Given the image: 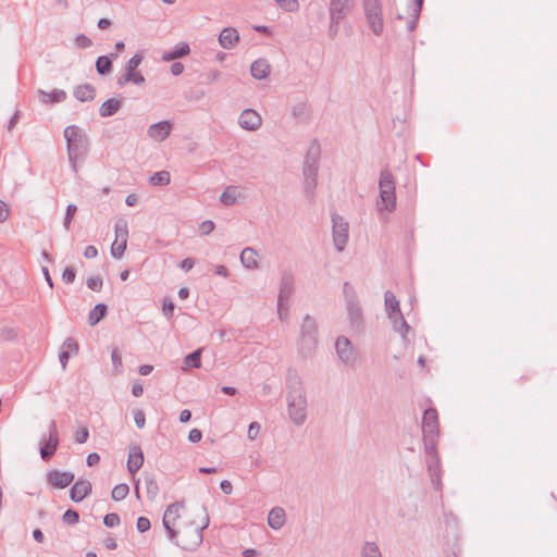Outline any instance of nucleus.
Returning <instances> with one entry per match:
<instances>
[{"label": "nucleus", "mask_w": 557, "mask_h": 557, "mask_svg": "<svg viewBox=\"0 0 557 557\" xmlns=\"http://www.w3.org/2000/svg\"><path fill=\"white\" fill-rule=\"evenodd\" d=\"M202 437V433L200 430L198 429H193L189 434H188V440L191 442V443H198Z\"/></svg>", "instance_id": "63"}, {"label": "nucleus", "mask_w": 557, "mask_h": 557, "mask_svg": "<svg viewBox=\"0 0 557 557\" xmlns=\"http://www.w3.org/2000/svg\"><path fill=\"white\" fill-rule=\"evenodd\" d=\"M111 359H112V363H113V367L115 368L116 372L117 373H121V368H122V358L120 356V354L117 352L116 349H114L111 354Z\"/></svg>", "instance_id": "58"}, {"label": "nucleus", "mask_w": 557, "mask_h": 557, "mask_svg": "<svg viewBox=\"0 0 557 557\" xmlns=\"http://www.w3.org/2000/svg\"><path fill=\"white\" fill-rule=\"evenodd\" d=\"M76 212H77V207L75 205L71 203L67 206L65 216H64V222H63L64 228L66 231L70 230L71 221L74 218V215L76 214Z\"/></svg>", "instance_id": "48"}, {"label": "nucleus", "mask_w": 557, "mask_h": 557, "mask_svg": "<svg viewBox=\"0 0 557 557\" xmlns=\"http://www.w3.org/2000/svg\"><path fill=\"white\" fill-rule=\"evenodd\" d=\"M292 115L298 122H304L309 116V109L306 102H298L292 108Z\"/></svg>", "instance_id": "36"}, {"label": "nucleus", "mask_w": 557, "mask_h": 557, "mask_svg": "<svg viewBox=\"0 0 557 557\" xmlns=\"http://www.w3.org/2000/svg\"><path fill=\"white\" fill-rule=\"evenodd\" d=\"M75 441L78 444H84L89 437V431L86 426L79 428L74 434Z\"/></svg>", "instance_id": "51"}, {"label": "nucleus", "mask_w": 557, "mask_h": 557, "mask_svg": "<svg viewBox=\"0 0 557 557\" xmlns=\"http://www.w3.org/2000/svg\"><path fill=\"white\" fill-rule=\"evenodd\" d=\"M317 321L310 314L305 315L300 325L298 350L302 357L311 356L317 347Z\"/></svg>", "instance_id": "4"}, {"label": "nucleus", "mask_w": 557, "mask_h": 557, "mask_svg": "<svg viewBox=\"0 0 557 557\" xmlns=\"http://www.w3.org/2000/svg\"><path fill=\"white\" fill-rule=\"evenodd\" d=\"M62 519L64 523L73 525L78 522L79 516L75 510L69 509L63 513Z\"/></svg>", "instance_id": "49"}, {"label": "nucleus", "mask_w": 557, "mask_h": 557, "mask_svg": "<svg viewBox=\"0 0 557 557\" xmlns=\"http://www.w3.org/2000/svg\"><path fill=\"white\" fill-rule=\"evenodd\" d=\"M143 54L137 53L127 61L125 64V73L121 75L116 81L119 86H124L128 83H133L135 85H143L145 83L144 75L136 71V69L143 62Z\"/></svg>", "instance_id": "8"}, {"label": "nucleus", "mask_w": 557, "mask_h": 557, "mask_svg": "<svg viewBox=\"0 0 557 557\" xmlns=\"http://www.w3.org/2000/svg\"><path fill=\"white\" fill-rule=\"evenodd\" d=\"M426 467L430 473L431 482L435 488H440L442 485L441 482V462L438 454H433L431 457H426Z\"/></svg>", "instance_id": "18"}, {"label": "nucleus", "mask_w": 557, "mask_h": 557, "mask_svg": "<svg viewBox=\"0 0 557 557\" xmlns=\"http://www.w3.org/2000/svg\"><path fill=\"white\" fill-rule=\"evenodd\" d=\"M364 15L383 12L381 0H362Z\"/></svg>", "instance_id": "39"}, {"label": "nucleus", "mask_w": 557, "mask_h": 557, "mask_svg": "<svg viewBox=\"0 0 557 557\" xmlns=\"http://www.w3.org/2000/svg\"><path fill=\"white\" fill-rule=\"evenodd\" d=\"M38 98L45 104L62 102L66 98V92L62 89H54L50 92H47L45 90H39Z\"/></svg>", "instance_id": "28"}, {"label": "nucleus", "mask_w": 557, "mask_h": 557, "mask_svg": "<svg viewBox=\"0 0 557 557\" xmlns=\"http://www.w3.org/2000/svg\"><path fill=\"white\" fill-rule=\"evenodd\" d=\"M423 0H414L411 9V20L408 22V30L412 32L416 28L417 21L420 15L421 7H422Z\"/></svg>", "instance_id": "41"}, {"label": "nucleus", "mask_w": 557, "mask_h": 557, "mask_svg": "<svg viewBox=\"0 0 557 557\" xmlns=\"http://www.w3.org/2000/svg\"><path fill=\"white\" fill-rule=\"evenodd\" d=\"M87 286L91 290L99 292L102 287V280L100 278V276H91L87 280Z\"/></svg>", "instance_id": "52"}, {"label": "nucleus", "mask_w": 557, "mask_h": 557, "mask_svg": "<svg viewBox=\"0 0 557 557\" xmlns=\"http://www.w3.org/2000/svg\"><path fill=\"white\" fill-rule=\"evenodd\" d=\"M116 58H117L116 53H111L109 57L108 55L99 57L96 61V70H97L98 74H100V75L109 74L112 70V59H116Z\"/></svg>", "instance_id": "33"}, {"label": "nucleus", "mask_w": 557, "mask_h": 557, "mask_svg": "<svg viewBox=\"0 0 557 557\" xmlns=\"http://www.w3.org/2000/svg\"><path fill=\"white\" fill-rule=\"evenodd\" d=\"M151 524H150V520L146 517H139L137 519V524H136V528L138 530V532L140 533H144L146 531H148L150 529Z\"/></svg>", "instance_id": "53"}, {"label": "nucleus", "mask_w": 557, "mask_h": 557, "mask_svg": "<svg viewBox=\"0 0 557 557\" xmlns=\"http://www.w3.org/2000/svg\"><path fill=\"white\" fill-rule=\"evenodd\" d=\"M250 73L258 81L265 79L271 73V65L267 59L260 58L252 62Z\"/></svg>", "instance_id": "23"}, {"label": "nucleus", "mask_w": 557, "mask_h": 557, "mask_svg": "<svg viewBox=\"0 0 557 557\" xmlns=\"http://www.w3.org/2000/svg\"><path fill=\"white\" fill-rule=\"evenodd\" d=\"M115 239L127 242L128 227L127 222L124 219H120L115 223Z\"/></svg>", "instance_id": "42"}, {"label": "nucleus", "mask_w": 557, "mask_h": 557, "mask_svg": "<svg viewBox=\"0 0 557 557\" xmlns=\"http://www.w3.org/2000/svg\"><path fill=\"white\" fill-rule=\"evenodd\" d=\"M335 349L337 357L343 363L347 366H352L355 363L357 359V351L347 337H337L335 342Z\"/></svg>", "instance_id": "11"}, {"label": "nucleus", "mask_w": 557, "mask_h": 557, "mask_svg": "<svg viewBox=\"0 0 557 557\" xmlns=\"http://www.w3.org/2000/svg\"><path fill=\"white\" fill-rule=\"evenodd\" d=\"M238 124L243 129L253 132L261 127L262 117L257 111L252 109H245L239 114Z\"/></svg>", "instance_id": "14"}, {"label": "nucleus", "mask_w": 557, "mask_h": 557, "mask_svg": "<svg viewBox=\"0 0 557 557\" xmlns=\"http://www.w3.org/2000/svg\"><path fill=\"white\" fill-rule=\"evenodd\" d=\"M75 276H76V274H75L74 269H73V268H70V267H69V268H65V269H64V271H63V273H62V280H63L65 283H67V284L73 283V282H74V280H75Z\"/></svg>", "instance_id": "57"}, {"label": "nucleus", "mask_w": 557, "mask_h": 557, "mask_svg": "<svg viewBox=\"0 0 557 557\" xmlns=\"http://www.w3.org/2000/svg\"><path fill=\"white\" fill-rule=\"evenodd\" d=\"M75 44L77 45V47L79 48H88L91 46V40L89 37H87L86 35L84 34H79L76 36L75 38Z\"/></svg>", "instance_id": "54"}, {"label": "nucleus", "mask_w": 557, "mask_h": 557, "mask_svg": "<svg viewBox=\"0 0 557 557\" xmlns=\"http://www.w3.org/2000/svg\"><path fill=\"white\" fill-rule=\"evenodd\" d=\"M103 523L108 528L117 527L120 524V517L117 513H113V512L108 513L103 518Z\"/></svg>", "instance_id": "50"}, {"label": "nucleus", "mask_w": 557, "mask_h": 557, "mask_svg": "<svg viewBox=\"0 0 557 557\" xmlns=\"http://www.w3.org/2000/svg\"><path fill=\"white\" fill-rule=\"evenodd\" d=\"M422 433L423 436L437 437L438 436V416L434 408H428L423 412L422 418Z\"/></svg>", "instance_id": "12"}, {"label": "nucleus", "mask_w": 557, "mask_h": 557, "mask_svg": "<svg viewBox=\"0 0 557 557\" xmlns=\"http://www.w3.org/2000/svg\"><path fill=\"white\" fill-rule=\"evenodd\" d=\"M384 302L387 318L392 322L394 331L399 333L401 337L406 339L410 326L406 322L400 310L399 300L391 290H386L384 294Z\"/></svg>", "instance_id": "5"}, {"label": "nucleus", "mask_w": 557, "mask_h": 557, "mask_svg": "<svg viewBox=\"0 0 557 557\" xmlns=\"http://www.w3.org/2000/svg\"><path fill=\"white\" fill-rule=\"evenodd\" d=\"M260 433V424L256 421L251 422L248 428V437L250 440H256Z\"/></svg>", "instance_id": "55"}, {"label": "nucleus", "mask_w": 557, "mask_h": 557, "mask_svg": "<svg viewBox=\"0 0 557 557\" xmlns=\"http://www.w3.org/2000/svg\"><path fill=\"white\" fill-rule=\"evenodd\" d=\"M171 176L168 171L156 172L149 180L153 186H165L170 183Z\"/></svg>", "instance_id": "38"}, {"label": "nucleus", "mask_w": 557, "mask_h": 557, "mask_svg": "<svg viewBox=\"0 0 557 557\" xmlns=\"http://www.w3.org/2000/svg\"><path fill=\"white\" fill-rule=\"evenodd\" d=\"M47 481L54 487L64 488L74 481V474L67 471L52 470L47 474Z\"/></svg>", "instance_id": "17"}, {"label": "nucleus", "mask_w": 557, "mask_h": 557, "mask_svg": "<svg viewBox=\"0 0 557 557\" xmlns=\"http://www.w3.org/2000/svg\"><path fill=\"white\" fill-rule=\"evenodd\" d=\"M189 52H190L189 45L187 42H180L174 47L173 50L165 51L162 54L161 60L164 62H170V61H173V60H176L180 58H184V57L188 55Z\"/></svg>", "instance_id": "25"}, {"label": "nucleus", "mask_w": 557, "mask_h": 557, "mask_svg": "<svg viewBox=\"0 0 557 557\" xmlns=\"http://www.w3.org/2000/svg\"><path fill=\"white\" fill-rule=\"evenodd\" d=\"M380 199L376 202L377 211L393 212L396 208L395 182L392 172L383 169L379 181Z\"/></svg>", "instance_id": "3"}, {"label": "nucleus", "mask_w": 557, "mask_h": 557, "mask_svg": "<svg viewBox=\"0 0 557 557\" xmlns=\"http://www.w3.org/2000/svg\"><path fill=\"white\" fill-rule=\"evenodd\" d=\"M286 521V515L283 508L274 507L268 515V524L273 530H280Z\"/></svg>", "instance_id": "26"}, {"label": "nucleus", "mask_w": 557, "mask_h": 557, "mask_svg": "<svg viewBox=\"0 0 557 557\" xmlns=\"http://www.w3.org/2000/svg\"><path fill=\"white\" fill-rule=\"evenodd\" d=\"M423 441H424L426 457H431V456H433V454H437V450H436L437 437L423 436Z\"/></svg>", "instance_id": "46"}, {"label": "nucleus", "mask_w": 557, "mask_h": 557, "mask_svg": "<svg viewBox=\"0 0 557 557\" xmlns=\"http://www.w3.org/2000/svg\"><path fill=\"white\" fill-rule=\"evenodd\" d=\"M243 195L238 190L237 186H227L220 195V202L224 206H233L237 202Z\"/></svg>", "instance_id": "29"}, {"label": "nucleus", "mask_w": 557, "mask_h": 557, "mask_svg": "<svg viewBox=\"0 0 557 557\" xmlns=\"http://www.w3.org/2000/svg\"><path fill=\"white\" fill-rule=\"evenodd\" d=\"M147 496L149 499H154L159 494V485L152 475H146L144 479Z\"/></svg>", "instance_id": "37"}, {"label": "nucleus", "mask_w": 557, "mask_h": 557, "mask_svg": "<svg viewBox=\"0 0 557 557\" xmlns=\"http://www.w3.org/2000/svg\"><path fill=\"white\" fill-rule=\"evenodd\" d=\"M288 414L296 425H301L307 417V400L300 393L287 397Z\"/></svg>", "instance_id": "9"}, {"label": "nucleus", "mask_w": 557, "mask_h": 557, "mask_svg": "<svg viewBox=\"0 0 557 557\" xmlns=\"http://www.w3.org/2000/svg\"><path fill=\"white\" fill-rule=\"evenodd\" d=\"M77 352H78L77 342L72 337L66 338L62 344L61 351L59 355V360H60V363H61V367L63 370H65L71 355H76Z\"/></svg>", "instance_id": "21"}, {"label": "nucleus", "mask_w": 557, "mask_h": 557, "mask_svg": "<svg viewBox=\"0 0 557 557\" xmlns=\"http://www.w3.org/2000/svg\"><path fill=\"white\" fill-rule=\"evenodd\" d=\"M239 41V33L236 28L225 27L219 35V44L224 49L234 48Z\"/></svg>", "instance_id": "22"}, {"label": "nucleus", "mask_w": 557, "mask_h": 557, "mask_svg": "<svg viewBox=\"0 0 557 557\" xmlns=\"http://www.w3.org/2000/svg\"><path fill=\"white\" fill-rule=\"evenodd\" d=\"M347 312L351 327L360 331L363 322L362 309L354 296L347 298Z\"/></svg>", "instance_id": "15"}, {"label": "nucleus", "mask_w": 557, "mask_h": 557, "mask_svg": "<svg viewBox=\"0 0 557 557\" xmlns=\"http://www.w3.org/2000/svg\"><path fill=\"white\" fill-rule=\"evenodd\" d=\"M319 165L302 164L304 191L306 196L312 197L318 184Z\"/></svg>", "instance_id": "13"}, {"label": "nucleus", "mask_w": 557, "mask_h": 557, "mask_svg": "<svg viewBox=\"0 0 557 557\" xmlns=\"http://www.w3.org/2000/svg\"><path fill=\"white\" fill-rule=\"evenodd\" d=\"M364 16L371 32L376 36H381L384 30L383 12L372 13Z\"/></svg>", "instance_id": "27"}, {"label": "nucleus", "mask_w": 557, "mask_h": 557, "mask_svg": "<svg viewBox=\"0 0 557 557\" xmlns=\"http://www.w3.org/2000/svg\"><path fill=\"white\" fill-rule=\"evenodd\" d=\"M172 131V123L170 121H160L158 123L151 124L148 127L147 134L148 137L157 143H162L165 140Z\"/></svg>", "instance_id": "16"}, {"label": "nucleus", "mask_w": 557, "mask_h": 557, "mask_svg": "<svg viewBox=\"0 0 557 557\" xmlns=\"http://www.w3.org/2000/svg\"><path fill=\"white\" fill-rule=\"evenodd\" d=\"M121 107H122L121 99H116V98L108 99L99 108V114L102 117L112 116L121 109Z\"/></svg>", "instance_id": "31"}, {"label": "nucleus", "mask_w": 557, "mask_h": 557, "mask_svg": "<svg viewBox=\"0 0 557 557\" xmlns=\"http://www.w3.org/2000/svg\"><path fill=\"white\" fill-rule=\"evenodd\" d=\"M126 246H127V242L115 239L111 246V255L115 259H121L124 255Z\"/></svg>", "instance_id": "45"}, {"label": "nucleus", "mask_w": 557, "mask_h": 557, "mask_svg": "<svg viewBox=\"0 0 557 557\" xmlns=\"http://www.w3.org/2000/svg\"><path fill=\"white\" fill-rule=\"evenodd\" d=\"M331 219L333 244L335 249L341 252L345 249L348 242L349 224L342 215L337 213H333Z\"/></svg>", "instance_id": "7"}, {"label": "nucleus", "mask_w": 557, "mask_h": 557, "mask_svg": "<svg viewBox=\"0 0 557 557\" xmlns=\"http://www.w3.org/2000/svg\"><path fill=\"white\" fill-rule=\"evenodd\" d=\"M361 557H382V554L374 542H366L361 547Z\"/></svg>", "instance_id": "40"}, {"label": "nucleus", "mask_w": 557, "mask_h": 557, "mask_svg": "<svg viewBox=\"0 0 557 557\" xmlns=\"http://www.w3.org/2000/svg\"><path fill=\"white\" fill-rule=\"evenodd\" d=\"M129 493V487L127 484H117L113 487L112 490V498L116 502H120L122 499H124Z\"/></svg>", "instance_id": "44"}, {"label": "nucleus", "mask_w": 557, "mask_h": 557, "mask_svg": "<svg viewBox=\"0 0 557 557\" xmlns=\"http://www.w3.org/2000/svg\"><path fill=\"white\" fill-rule=\"evenodd\" d=\"M144 463V454L139 446L134 445L129 448L128 458H127V470L134 475Z\"/></svg>", "instance_id": "19"}, {"label": "nucleus", "mask_w": 557, "mask_h": 557, "mask_svg": "<svg viewBox=\"0 0 557 557\" xmlns=\"http://www.w3.org/2000/svg\"><path fill=\"white\" fill-rule=\"evenodd\" d=\"M277 315L281 321L287 319L288 309L284 306V302L277 301Z\"/></svg>", "instance_id": "61"}, {"label": "nucleus", "mask_w": 557, "mask_h": 557, "mask_svg": "<svg viewBox=\"0 0 557 557\" xmlns=\"http://www.w3.org/2000/svg\"><path fill=\"white\" fill-rule=\"evenodd\" d=\"M293 290V278L289 275H283L280 283L277 301L284 302L289 298Z\"/></svg>", "instance_id": "34"}, {"label": "nucleus", "mask_w": 557, "mask_h": 557, "mask_svg": "<svg viewBox=\"0 0 557 557\" xmlns=\"http://www.w3.org/2000/svg\"><path fill=\"white\" fill-rule=\"evenodd\" d=\"M106 313H107V306L104 304L96 305L95 308L89 312L88 323L91 326L96 325L106 315Z\"/></svg>", "instance_id": "35"}, {"label": "nucleus", "mask_w": 557, "mask_h": 557, "mask_svg": "<svg viewBox=\"0 0 557 557\" xmlns=\"http://www.w3.org/2000/svg\"><path fill=\"white\" fill-rule=\"evenodd\" d=\"M354 8V0H330L329 2V36L335 38L339 32V24Z\"/></svg>", "instance_id": "6"}, {"label": "nucleus", "mask_w": 557, "mask_h": 557, "mask_svg": "<svg viewBox=\"0 0 557 557\" xmlns=\"http://www.w3.org/2000/svg\"><path fill=\"white\" fill-rule=\"evenodd\" d=\"M214 230V223L210 220L203 221L200 226L199 231L202 235H208Z\"/></svg>", "instance_id": "60"}, {"label": "nucleus", "mask_w": 557, "mask_h": 557, "mask_svg": "<svg viewBox=\"0 0 557 557\" xmlns=\"http://www.w3.org/2000/svg\"><path fill=\"white\" fill-rule=\"evenodd\" d=\"M174 309H175V305L171 300L165 299L163 302V308H162L163 314L166 318H171L174 313Z\"/></svg>", "instance_id": "59"}, {"label": "nucleus", "mask_w": 557, "mask_h": 557, "mask_svg": "<svg viewBox=\"0 0 557 557\" xmlns=\"http://www.w3.org/2000/svg\"><path fill=\"white\" fill-rule=\"evenodd\" d=\"M183 508V503L171 504L163 515V527L171 542L183 549L194 550L202 543V531L210 523L209 515L205 507H198L191 519L181 520Z\"/></svg>", "instance_id": "1"}, {"label": "nucleus", "mask_w": 557, "mask_h": 557, "mask_svg": "<svg viewBox=\"0 0 557 557\" xmlns=\"http://www.w3.org/2000/svg\"><path fill=\"white\" fill-rule=\"evenodd\" d=\"M84 257L87 258V259H94L97 257L98 255V250L95 246L92 245H89L87 246L85 249H84V252H83Z\"/></svg>", "instance_id": "62"}, {"label": "nucleus", "mask_w": 557, "mask_h": 557, "mask_svg": "<svg viewBox=\"0 0 557 557\" xmlns=\"http://www.w3.org/2000/svg\"><path fill=\"white\" fill-rule=\"evenodd\" d=\"M277 5L285 12H295L298 10L297 0H275Z\"/></svg>", "instance_id": "47"}, {"label": "nucleus", "mask_w": 557, "mask_h": 557, "mask_svg": "<svg viewBox=\"0 0 557 557\" xmlns=\"http://www.w3.org/2000/svg\"><path fill=\"white\" fill-rule=\"evenodd\" d=\"M134 421L137 428L143 429L146 424V417L141 410L134 411Z\"/></svg>", "instance_id": "56"}, {"label": "nucleus", "mask_w": 557, "mask_h": 557, "mask_svg": "<svg viewBox=\"0 0 557 557\" xmlns=\"http://www.w3.org/2000/svg\"><path fill=\"white\" fill-rule=\"evenodd\" d=\"M73 94L77 100L85 102V101H90L95 98L96 89L90 84H84V85H78L77 87H75Z\"/></svg>", "instance_id": "32"}, {"label": "nucleus", "mask_w": 557, "mask_h": 557, "mask_svg": "<svg viewBox=\"0 0 557 557\" xmlns=\"http://www.w3.org/2000/svg\"><path fill=\"white\" fill-rule=\"evenodd\" d=\"M59 446V433L55 421H50L48 435H42L40 440V457L44 460H50Z\"/></svg>", "instance_id": "10"}, {"label": "nucleus", "mask_w": 557, "mask_h": 557, "mask_svg": "<svg viewBox=\"0 0 557 557\" xmlns=\"http://www.w3.org/2000/svg\"><path fill=\"white\" fill-rule=\"evenodd\" d=\"M321 148L317 140L310 143L307 148L304 164L319 165Z\"/></svg>", "instance_id": "30"}, {"label": "nucleus", "mask_w": 557, "mask_h": 557, "mask_svg": "<svg viewBox=\"0 0 557 557\" xmlns=\"http://www.w3.org/2000/svg\"><path fill=\"white\" fill-rule=\"evenodd\" d=\"M64 138L67 144V157L71 169L73 172L77 173V162L82 160L88 151V138L76 125L67 126L64 129Z\"/></svg>", "instance_id": "2"}, {"label": "nucleus", "mask_w": 557, "mask_h": 557, "mask_svg": "<svg viewBox=\"0 0 557 557\" xmlns=\"http://www.w3.org/2000/svg\"><path fill=\"white\" fill-rule=\"evenodd\" d=\"M240 263L244 268L248 270H253L259 268L258 261V252L252 247H246L242 250L239 255Z\"/></svg>", "instance_id": "24"}, {"label": "nucleus", "mask_w": 557, "mask_h": 557, "mask_svg": "<svg viewBox=\"0 0 557 557\" xmlns=\"http://www.w3.org/2000/svg\"><path fill=\"white\" fill-rule=\"evenodd\" d=\"M200 357H201V349H197L184 358V363L187 367L198 369L201 366Z\"/></svg>", "instance_id": "43"}, {"label": "nucleus", "mask_w": 557, "mask_h": 557, "mask_svg": "<svg viewBox=\"0 0 557 557\" xmlns=\"http://www.w3.org/2000/svg\"><path fill=\"white\" fill-rule=\"evenodd\" d=\"M91 493V483L88 480H78L70 491L73 502L79 503Z\"/></svg>", "instance_id": "20"}, {"label": "nucleus", "mask_w": 557, "mask_h": 557, "mask_svg": "<svg viewBox=\"0 0 557 557\" xmlns=\"http://www.w3.org/2000/svg\"><path fill=\"white\" fill-rule=\"evenodd\" d=\"M99 461H100V456L97 453H90L86 459L87 466H89V467H94V466L98 465Z\"/></svg>", "instance_id": "64"}]
</instances>
